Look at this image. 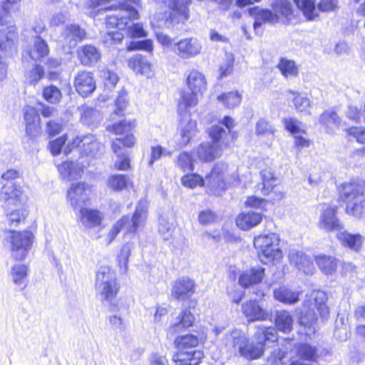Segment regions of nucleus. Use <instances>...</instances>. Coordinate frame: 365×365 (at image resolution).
<instances>
[{
    "label": "nucleus",
    "instance_id": "63",
    "mask_svg": "<svg viewBox=\"0 0 365 365\" xmlns=\"http://www.w3.org/2000/svg\"><path fill=\"white\" fill-rule=\"evenodd\" d=\"M177 165L184 171L193 170L191 155L185 152L180 153L178 158Z\"/></svg>",
    "mask_w": 365,
    "mask_h": 365
},
{
    "label": "nucleus",
    "instance_id": "64",
    "mask_svg": "<svg viewBox=\"0 0 365 365\" xmlns=\"http://www.w3.org/2000/svg\"><path fill=\"white\" fill-rule=\"evenodd\" d=\"M128 105V99H127V92L124 90H122L115 101V107L116 109L115 110L114 115H120L121 113L125 110Z\"/></svg>",
    "mask_w": 365,
    "mask_h": 365
},
{
    "label": "nucleus",
    "instance_id": "20",
    "mask_svg": "<svg viewBox=\"0 0 365 365\" xmlns=\"http://www.w3.org/2000/svg\"><path fill=\"white\" fill-rule=\"evenodd\" d=\"M289 259L291 264L305 274H312L314 272L315 268L312 258L304 252L295 249L291 250L289 253Z\"/></svg>",
    "mask_w": 365,
    "mask_h": 365
},
{
    "label": "nucleus",
    "instance_id": "46",
    "mask_svg": "<svg viewBox=\"0 0 365 365\" xmlns=\"http://www.w3.org/2000/svg\"><path fill=\"white\" fill-rule=\"evenodd\" d=\"M107 184L110 189L115 191H120L127 188L131 181L125 175H113L108 178Z\"/></svg>",
    "mask_w": 365,
    "mask_h": 365
},
{
    "label": "nucleus",
    "instance_id": "37",
    "mask_svg": "<svg viewBox=\"0 0 365 365\" xmlns=\"http://www.w3.org/2000/svg\"><path fill=\"white\" fill-rule=\"evenodd\" d=\"M274 297L276 300L286 304H294L299 299L300 292L294 291L286 286H280L274 289Z\"/></svg>",
    "mask_w": 365,
    "mask_h": 365
},
{
    "label": "nucleus",
    "instance_id": "41",
    "mask_svg": "<svg viewBox=\"0 0 365 365\" xmlns=\"http://www.w3.org/2000/svg\"><path fill=\"white\" fill-rule=\"evenodd\" d=\"M293 318L292 315L285 310L278 311L275 317V325L279 331L283 333H288L292 329Z\"/></svg>",
    "mask_w": 365,
    "mask_h": 365
},
{
    "label": "nucleus",
    "instance_id": "27",
    "mask_svg": "<svg viewBox=\"0 0 365 365\" xmlns=\"http://www.w3.org/2000/svg\"><path fill=\"white\" fill-rule=\"evenodd\" d=\"M297 355L301 360L294 361L290 365H313L304 363L302 360L309 362L317 361L318 359L317 348L309 344H299L296 346Z\"/></svg>",
    "mask_w": 365,
    "mask_h": 365
},
{
    "label": "nucleus",
    "instance_id": "60",
    "mask_svg": "<svg viewBox=\"0 0 365 365\" xmlns=\"http://www.w3.org/2000/svg\"><path fill=\"white\" fill-rule=\"evenodd\" d=\"M283 123L286 129L293 135L301 133H305L304 130L301 128V123L294 118H284Z\"/></svg>",
    "mask_w": 365,
    "mask_h": 365
},
{
    "label": "nucleus",
    "instance_id": "38",
    "mask_svg": "<svg viewBox=\"0 0 365 365\" xmlns=\"http://www.w3.org/2000/svg\"><path fill=\"white\" fill-rule=\"evenodd\" d=\"M262 219V215L258 212H245L237 216L236 225L240 229L247 230L259 224Z\"/></svg>",
    "mask_w": 365,
    "mask_h": 365
},
{
    "label": "nucleus",
    "instance_id": "21",
    "mask_svg": "<svg viewBox=\"0 0 365 365\" xmlns=\"http://www.w3.org/2000/svg\"><path fill=\"white\" fill-rule=\"evenodd\" d=\"M26 133L31 138H36L41 133L40 117L36 110L29 106L23 109Z\"/></svg>",
    "mask_w": 365,
    "mask_h": 365
},
{
    "label": "nucleus",
    "instance_id": "36",
    "mask_svg": "<svg viewBox=\"0 0 365 365\" xmlns=\"http://www.w3.org/2000/svg\"><path fill=\"white\" fill-rule=\"evenodd\" d=\"M315 262L319 269L327 275H332L336 271L339 260L331 255L319 254L315 256Z\"/></svg>",
    "mask_w": 365,
    "mask_h": 365
},
{
    "label": "nucleus",
    "instance_id": "34",
    "mask_svg": "<svg viewBox=\"0 0 365 365\" xmlns=\"http://www.w3.org/2000/svg\"><path fill=\"white\" fill-rule=\"evenodd\" d=\"M32 44L25 51L29 57L34 61H41V58L46 56L48 53V45L41 37H36L32 39Z\"/></svg>",
    "mask_w": 365,
    "mask_h": 365
},
{
    "label": "nucleus",
    "instance_id": "14",
    "mask_svg": "<svg viewBox=\"0 0 365 365\" xmlns=\"http://www.w3.org/2000/svg\"><path fill=\"white\" fill-rule=\"evenodd\" d=\"M91 186L86 182L73 183L67 191V200L77 209L89 200Z\"/></svg>",
    "mask_w": 365,
    "mask_h": 365
},
{
    "label": "nucleus",
    "instance_id": "2",
    "mask_svg": "<svg viewBox=\"0 0 365 365\" xmlns=\"http://www.w3.org/2000/svg\"><path fill=\"white\" fill-rule=\"evenodd\" d=\"M221 123L222 125H213L209 130V135L212 141L202 143L197 148V154L200 160L212 161L220 157L223 148L234 140V134L231 133L234 126L233 119L225 116Z\"/></svg>",
    "mask_w": 365,
    "mask_h": 365
},
{
    "label": "nucleus",
    "instance_id": "25",
    "mask_svg": "<svg viewBox=\"0 0 365 365\" xmlns=\"http://www.w3.org/2000/svg\"><path fill=\"white\" fill-rule=\"evenodd\" d=\"M86 36L85 30L77 24L67 26L62 33L63 43L70 48H74L78 42L86 38Z\"/></svg>",
    "mask_w": 365,
    "mask_h": 365
},
{
    "label": "nucleus",
    "instance_id": "18",
    "mask_svg": "<svg viewBox=\"0 0 365 365\" xmlns=\"http://www.w3.org/2000/svg\"><path fill=\"white\" fill-rule=\"evenodd\" d=\"M74 87L82 97L89 96L96 88L93 73L87 71H79L74 78Z\"/></svg>",
    "mask_w": 365,
    "mask_h": 365
},
{
    "label": "nucleus",
    "instance_id": "5",
    "mask_svg": "<svg viewBox=\"0 0 365 365\" xmlns=\"http://www.w3.org/2000/svg\"><path fill=\"white\" fill-rule=\"evenodd\" d=\"M327 300V294L322 290H313L307 294L302 309L299 313V324L308 328L310 332H314L312 325L317 321L318 315L322 319H327L329 316V311L326 304Z\"/></svg>",
    "mask_w": 365,
    "mask_h": 365
},
{
    "label": "nucleus",
    "instance_id": "61",
    "mask_svg": "<svg viewBox=\"0 0 365 365\" xmlns=\"http://www.w3.org/2000/svg\"><path fill=\"white\" fill-rule=\"evenodd\" d=\"M171 154L170 151H168L160 145L153 146L151 147V155L148 164L151 166L155 160H159L162 156H170Z\"/></svg>",
    "mask_w": 365,
    "mask_h": 365
},
{
    "label": "nucleus",
    "instance_id": "23",
    "mask_svg": "<svg viewBox=\"0 0 365 365\" xmlns=\"http://www.w3.org/2000/svg\"><path fill=\"white\" fill-rule=\"evenodd\" d=\"M191 0H170L168 7L171 11L170 19L175 23L184 21L189 18Z\"/></svg>",
    "mask_w": 365,
    "mask_h": 365
},
{
    "label": "nucleus",
    "instance_id": "57",
    "mask_svg": "<svg viewBox=\"0 0 365 365\" xmlns=\"http://www.w3.org/2000/svg\"><path fill=\"white\" fill-rule=\"evenodd\" d=\"M44 76L43 68L38 64H36L31 70H29L25 75L26 81L31 85L37 83Z\"/></svg>",
    "mask_w": 365,
    "mask_h": 365
},
{
    "label": "nucleus",
    "instance_id": "62",
    "mask_svg": "<svg viewBox=\"0 0 365 365\" xmlns=\"http://www.w3.org/2000/svg\"><path fill=\"white\" fill-rule=\"evenodd\" d=\"M234 57L232 54H227L225 62L220 67V78L230 75L233 71Z\"/></svg>",
    "mask_w": 365,
    "mask_h": 365
},
{
    "label": "nucleus",
    "instance_id": "43",
    "mask_svg": "<svg viewBox=\"0 0 365 365\" xmlns=\"http://www.w3.org/2000/svg\"><path fill=\"white\" fill-rule=\"evenodd\" d=\"M277 68L282 75L286 78L296 77L299 74V68L296 63L286 58H281L279 59Z\"/></svg>",
    "mask_w": 365,
    "mask_h": 365
},
{
    "label": "nucleus",
    "instance_id": "13",
    "mask_svg": "<svg viewBox=\"0 0 365 365\" xmlns=\"http://www.w3.org/2000/svg\"><path fill=\"white\" fill-rule=\"evenodd\" d=\"M148 216V208L146 203L140 202L135 210L133 216H123L118 222H122V230L127 234L135 233L138 230L143 227L145 223Z\"/></svg>",
    "mask_w": 365,
    "mask_h": 365
},
{
    "label": "nucleus",
    "instance_id": "16",
    "mask_svg": "<svg viewBox=\"0 0 365 365\" xmlns=\"http://www.w3.org/2000/svg\"><path fill=\"white\" fill-rule=\"evenodd\" d=\"M202 45L195 38H185L175 43L173 51L182 59H189L200 53Z\"/></svg>",
    "mask_w": 365,
    "mask_h": 365
},
{
    "label": "nucleus",
    "instance_id": "1",
    "mask_svg": "<svg viewBox=\"0 0 365 365\" xmlns=\"http://www.w3.org/2000/svg\"><path fill=\"white\" fill-rule=\"evenodd\" d=\"M253 337L256 343L250 342L242 331L234 329L226 336V345L241 356L253 360L262 356L266 341L274 342L277 340V332L274 327L261 325L257 327Z\"/></svg>",
    "mask_w": 365,
    "mask_h": 365
},
{
    "label": "nucleus",
    "instance_id": "26",
    "mask_svg": "<svg viewBox=\"0 0 365 365\" xmlns=\"http://www.w3.org/2000/svg\"><path fill=\"white\" fill-rule=\"evenodd\" d=\"M242 312L249 322L264 321L269 318V313L262 308L256 301H250L242 306Z\"/></svg>",
    "mask_w": 365,
    "mask_h": 365
},
{
    "label": "nucleus",
    "instance_id": "32",
    "mask_svg": "<svg viewBox=\"0 0 365 365\" xmlns=\"http://www.w3.org/2000/svg\"><path fill=\"white\" fill-rule=\"evenodd\" d=\"M121 143L122 140L119 138H115L112 142V150L117 156V159L114 163V167L118 170H127L130 166L128 153L124 148L120 147Z\"/></svg>",
    "mask_w": 365,
    "mask_h": 365
},
{
    "label": "nucleus",
    "instance_id": "29",
    "mask_svg": "<svg viewBox=\"0 0 365 365\" xmlns=\"http://www.w3.org/2000/svg\"><path fill=\"white\" fill-rule=\"evenodd\" d=\"M128 65L137 74L139 73L148 78L153 76L152 64L140 54H136L131 57L128 60Z\"/></svg>",
    "mask_w": 365,
    "mask_h": 365
},
{
    "label": "nucleus",
    "instance_id": "58",
    "mask_svg": "<svg viewBox=\"0 0 365 365\" xmlns=\"http://www.w3.org/2000/svg\"><path fill=\"white\" fill-rule=\"evenodd\" d=\"M175 230V225L165 217L159 220L158 232L164 240H168Z\"/></svg>",
    "mask_w": 365,
    "mask_h": 365
},
{
    "label": "nucleus",
    "instance_id": "33",
    "mask_svg": "<svg viewBox=\"0 0 365 365\" xmlns=\"http://www.w3.org/2000/svg\"><path fill=\"white\" fill-rule=\"evenodd\" d=\"M103 215L98 210L90 208H81L78 218L81 222L86 227H93L100 225Z\"/></svg>",
    "mask_w": 365,
    "mask_h": 365
},
{
    "label": "nucleus",
    "instance_id": "45",
    "mask_svg": "<svg viewBox=\"0 0 365 365\" xmlns=\"http://www.w3.org/2000/svg\"><path fill=\"white\" fill-rule=\"evenodd\" d=\"M21 0H0V29L3 26H14L9 21V5H16Z\"/></svg>",
    "mask_w": 365,
    "mask_h": 365
},
{
    "label": "nucleus",
    "instance_id": "28",
    "mask_svg": "<svg viewBox=\"0 0 365 365\" xmlns=\"http://www.w3.org/2000/svg\"><path fill=\"white\" fill-rule=\"evenodd\" d=\"M249 13L250 16L255 19V22L253 24L255 29L259 27L263 24H274L279 21L277 14H274L268 9L253 7L250 9Z\"/></svg>",
    "mask_w": 365,
    "mask_h": 365
},
{
    "label": "nucleus",
    "instance_id": "24",
    "mask_svg": "<svg viewBox=\"0 0 365 365\" xmlns=\"http://www.w3.org/2000/svg\"><path fill=\"white\" fill-rule=\"evenodd\" d=\"M264 277V269L262 267H252L242 271L238 277L240 285L248 288L260 283Z\"/></svg>",
    "mask_w": 365,
    "mask_h": 365
},
{
    "label": "nucleus",
    "instance_id": "54",
    "mask_svg": "<svg viewBox=\"0 0 365 365\" xmlns=\"http://www.w3.org/2000/svg\"><path fill=\"white\" fill-rule=\"evenodd\" d=\"M289 93L293 95V103L295 109L298 112H305L311 106L310 100L298 92L289 91Z\"/></svg>",
    "mask_w": 365,
    "mask_h": 365
},
{
    "label": "nucleus",
    "instance_id": "3",
    "mask_svg": "<svg viewBox=\"0 0 365 365\" xmlns=\"http://www.w3.org/2000/svg\"><path fill=\"white\" fill-rule=\"evenodd\" d=\"M128 2L138 4L140 0H88L89 7L101 6V10H114L118 14L109 15L106 19L108 28L125 30L128 24V20L138 18V13L135 9L128 4Z\"/></svg>",
    "mask_w": 365,
    "mask_h": 365
},
{
    "label": "nucleus",
    "instance_id": "9",
    "mask_svg": "<svg viewBox=\"0 0 365 365\" xmlns=\"http://www.w3.org/2000/svg\"><path fill=\"white\" fill-rule=\"evenodd\" d=\"M96 287L102 299L111 302L119 290L115 272L110 267L103 266L96 272Z\"/></svg>",
    "mask_w": 365,
    "mask_h": 365
},
{
    "label": "nucleus",
    "instance_id": "42",
    "mask_svg": "<svg viewBox=\"0 0 365 365\" xmlns=\"http://www.w3.org/2000/svg\"><path fill=\"white\" fill-rule=\"evenodd\" d=\"M135 240L129 241L125 242L121 247L120 252L118 255L117 260L120 269L122 272L125 273L128 269V262L131 251L135 248Z\"/></svg>",
    "mask_w": 365,
    "mask_h": 365
},
{
    "label": "nucleus",
    "instance_id": "12",
    "mask_svg": "<svg viewBox=\"0 0 365 365\" xmlns=\"http://www.w3.org/2000/svg\"><path fill=\"white\" fill-rule=\"evenodd\" d=\"M0 197L7 206H24L27 202V195L17 182L3 183L0 190Z\"/></svg>",
    "mask_w": 365,
    "mask_h": 365
},
{
    "label": "nucleus",
    "instance_id": "48",
    "mask_svg": "<svg viewBox=\"0 0 365 365\" xmlns=\"http://www.w3.org/2000/svg\"><path fill=\"white\" fill-rule=\"evenodd\" d=\"M263 187L262 192L264 195H267L271 192L275 186L277 178L270 168H266L261 171Z\"/></svg>",
    "mask_w": 365,
    "mask_h": 365
},
{
    "label": "nucleus",
    "instance_id": "39",
    "mask_svg": "<svg viewBox=\"0 0 365 365\" xmlns=\"http://www.w3.org/2000/svg\"><path fill=\"white\" fill-rule=\"evenodd\" d=\"M319 122L326 128L327 133H333L339 128L342 120L335 111L327 110L320 115Z\"/></svg>",
    "mask_w": 365,
    "mask_h": 365
},
{
    "label": "nucleus",
    "instance_id": "8",
    "mask_svg": "<svg viewBox=\"0 0 365 365\" xmlns=\"http://www.w3.org/2000/svg\"><path fill=\"white\" fill-rule=\"evenodd\" d=\"M278 241V237L274 233L255 237L254 245L258 251V257L262 262L267 264L282 257V253L277 247Z\"/></svg>",
    "mask_w": 365,
    "mask_h": 365
},
{
    "label": "nucleus",
    "instance_id": "22",
    "mask_svg": "<svg viewBox=\"0 0 365 365\" xmlns=\"http://www.w3.org/2000/svg\"><path fill=\"white\" fill-rule=\"evenodd\" d=\"M195 285L192 280L182 277L175 281L173 289V296L180 301L189 299L195 292Z\"/></svg>",
    "mask_w": 365,
    "mask_h": 365
},
{
    "label": "nucleus",
    "instance_id": "15",
    "mask_svg": "<svg viewBox=\"0 0 365 365\" xmlns=\"http://www.w3.org/2000/svg\"><path fill=\"white\" fill-rule=\"evenodd\" d=\"M336 207H329L324 209L319 215L317 226L319 230L326 232L341 231L344 227L336 216Z\"/></svg>",
    "mask_w": 365,
    "mask_h": 365
},
{
    "label": "nucleus",
    "instance_id": "31",
    "mask_svg": "<svg viewBox=\"0 0 365 365\" xmlns=\"http://www.w3.org/2000/svg\"><path fill=\"white\" fill-rule=\"evenodd\" d=\"M336 237L341 244L346 247L358 252L360 250L364 240V237L359 234H351L344 228L336 233Z\"/></svg>",
    "mask_w": 365,
    "mask_h": 365
},
{
    "label": "nucleus",
    "instance_id": "53",
    "mask_svg": "<svg viewBox=\"0 0 365 365\" xmlns=\"http://www.w3.org/2000/svg\"><path fill=\"white\" fill-rule=\"evenodd\" d=\"M28 268L25 264H15L11 268V277L14 284L21 285L27 277Z\"/></svg>",
    "mask_w": 365,
    "mask_h": 365
},
{
    "label": "nucleus",
    "instance_id": "6",
    "mask_svg": "<svg viewBox=\"0 0 365 365\" xmlns=\"http://www.w3.org/2000/svg\"><path fill=\"white\" fill-rule=\"evenodd\" d=\"M185 76V83L189 91L182 92L180 103L186 107H194L207 89L206 78L202 72L196 69L188 71Z\"/></svg>",
    "mask_w": 365,
    "mask_h": 365
},
{
    "label": "nucleus",
    "instance_id": "47",
    "mask_svg": "<svg viewBox=\"0 0 365 365\" xmlns=\"http://www.w3.org/2000/svg\"><path fill=\"white\" fill-rule=\"evenodd\" d=\"M294 1L308 20H314L318 16L315 3L312 0H294Z\"/></svg>",
    "mask_w": 365,
    "mask_h": 365
},
{
    "label": "nucleus",
    "instance_id": "50",
    "mask_svg": "<svg viewBox=\"0 0 365 365\" xmlns=\"http://www.w3.org/2000/svg\"><path fill=\"white\" fill-rule=\"evenodd\" d=\"M272 7L274 14H277L279 18V15L288 19L292 14V7L289 1L287 0H273Z\"/></svg>",
    "mask_w": 365,
    "mask_h": 365
},
{
    "label": "nucleus",
    "instance_id": "52",
    "mask_svg": "<svg viewBox=\"0 0 365 365\" xmlns=\"http://www.w3.org/2000/svg\"><path fill=\"white\" fill-rule=\"evenodd\" d=\"M175 344L178 351H185L186 349H192L195 347L198 343V338L192 334H187L178 337L175 339ZM191 349L190 351H192Z\"/></svg>",
    "mask_w": 365,
    "mask_h": 365
},
{
    "label": "nucleus",
    "instance_id": "51",
    "mask_svg": "<svg viewBox=\"0 0 365 365\" xmlns=\"http://www.w3.org/2000/svg\"><path fill=\"white\" fill-rule=\"evenodd\" d=\"M135 126V120H120L113 125H108L107 130L115 135H121L131 130Z\"/></svg>",
    "mask_w": 365,
    "mask_h": 365
},
{
    "label": "nucleus",
    "instance_id": "35",
    "mask_svg": "<svg viewBox=\"0 0 365 365\" xmlns=\"http://www.w3.org/2000/svg\"><path fill=\"white\" fill-rule=\"evenodd\" d=\"M78 58L84 66H91L97 63L101 58L99 50L91 44H87L78 49Z\"/></svg>",
    "mask_w": 365,
    "mask_h": 365
},
{
    "label": "nucleus",
    "instance_id": "19",
    "mask_svg": "<svg viewBox=\"0 0 365 365\" xmlns=\"http://www.w3.org/2000/svg\"><path fill=\"white\" fill-rule=\"evenodd\" d=\"M88 163L83 157L79 158L76 161H65L58 165V170L64 179L73 180L80 178L83 173V168Z\"/></svg>",
    "mask_w": 365,
    "mask_h": 365
},
{
    "label": "nucleus",
    "instance_id": "7",
    "mask_svg": "<svg viewBox=\"0 0 365 365\" xmlns=\"http://www.w3.org/2000/svg\"><path fill=\"white\" fill-rule=\"evenodd\" d=\"M17 38L15 26H3L0 29V82L7 76V63L6 58L11 56L16 51Z\"/></svg>",
    "mask_w": 365,
    "mask_h": 365
},
{
    "label": "nucleus",
    "instance_id": "55",
    "mask_svg": "<svg viewBox=\"0 0 365 365\" xmlns=\"http://www.w3.org/2000/svg\"><path fill=\"white\" fill-rule=\"evenodd\" d=\"M16 207V209L7 214V220L10 226H17L26 217V210L24 208V206Z\"/></svg>",
    "mask_w": 365,
    "mask_h": 365
},
{
    "label": "nucleus",
    "instance_id": "49",
    "mask_svg": "<svg viewBox=\"0 0 365 365\" xmlns=\"http://www.w3.org/2000/svg\"><path fill=\"white\" fill-rule=\"evenodd\" d=\"M217 100L222 102L226 108H232L240 104L242 96L237 91H230L219 96Z\"/></svg>",
    "mask_w": 365,
    "mask_h": 365
},
{
    "label": "nucleus",
    "instance_id": "30",
    "mask_svg": "<svg viewBox=\"0 0 365 365\" xmlns=\"http://www.w3.org/2000/svg\"><path fill=\"white\" fill-rule=\"evenodd\" d=\"M203 357L199 350L178 351L173 356L175 365H197Z\"/></svg>",
    "mask_w": 365,
    "mask_h": 365
},
{
    "label": "nucleus",
    "instance_id": "56",
    "mask_svg": "<svg viewBox=\"0 0 365 365\" xmlns=\"http://www.w3.org/2000/svg\"><path fill=\"white\" fill-rule=\"evenodd\" d=\"M44 99L50 103H57L62 98V94L58 88L55 86L45 87L43 91Z\"/></svg>",
    "mask_w": 365,
    "mask_h": 365
},
{
    "label": "nucleus",
    "instance_id": "59",
    "mask_svg": "<svg viewBox=\"0 0 365 365\" xmlns=\"http://www.w3.org/2000/svg\"><path fill=\"white\" fill-rule=\"evenodd\" d=\"M180 319L179 322L175 324L171 328L173 329V332L178 331L180 327H189L192 325L194 322V316L187 310H185L182 312L180 317Z\"/></svg>",
    "mask_w": 365,
    "mask_h": 365
},
{
    "label": "nucleus",
    "instance_id": "4",
    "mask_svg": "<svg viewBox=\"0 0 365 365\" xmlns=\"http://www.w3.org/2000/svg\"><path fill=\"white\" fill-rule=\"evenodd\" d=\"M182 184L189 188L207 185L215 190H224L227 185H235L239 182L238 175L234 172H230L228 167L223 163L215 165L211 173L205 176L204 180L196 173L187 174L181 179Z\"/></svg>",
    "mask_w": 365,
    "mask_h": 365
},
{
    "label": "nucleus",
    "instance_id": "11",
    "mask_svg": "<svg viewBox=\"0 0 365 365\" xmlns=\"http://www.w3.org/2000/svg\"><path fill=\"white\" fill-rule=\"evenodd\" d=\"M364 187L352 183L343 185L341 191L346 205V212L361 217L365 212V200H363Z\"/></svg>",
    "mask_w": 365,
    "mask_h": 365
},
{
    "label": "nucleus",
    "instance_id": "17",
    "mask_svg": "<svg viewBox=\"0 0 365 365\" xmlns=\"http://www.w3.org/2000/svg\"><path fill=\"white\" fill-rule=\"evenodd\" d=\"M73 145L78 147V151L86 156H96L103 149V145L91 134L77 136L73 140Z\"/></svg>",
    "mask_w": 365,
    "mask_h": 365
},
{
    "label": "nucleus",
    "instance_id": "10",
    "mask_svg": "<svg viewBox=\"0 0 365 365\" xmlns=\"http://www.w3.org/2000/svg\"><path fill=\"white\" fill-rule=\"evenodd\" d=\"M34 235L30 231L9 232L6 237L9 242L11 255L16 261H22L28 255L34 243Z\"/></svg>",
    "mask_w": 365,
    "mask_h": 365
},
{
    "label": "nucleus",
    "instance_id": "40",
    "mask_svg": "<svg viewBox=\"0 0 365 365\" xmlns=\"http://www.w3.org/2000/svg\"><path fill=\"white\" fill-rule=\"evenodd\" d=\"M80 111L81 122L90 127L97 126L102 120L101 113L96 109L84 106L80 108Z\"/></svg>",
    "mask_w": 365,
    "mask_h": 365
},
{
    "label": "nucleus",
    "instance_id": "44",
    "mask_svg": "<svg viewBox=\"0 0 365 365\" xmlns=\"http://www.w3.org/2000/svg\"><path fill=\"white\" fill-rule=\"evenodd\" d=\"M197 132V123L195 120H189L185 124H182L180 132L181 146L187 145L190 140L195 136Z\"/></svg>",
    "mask_w": 365,
    "mask_h": 365
}]
</instances>
